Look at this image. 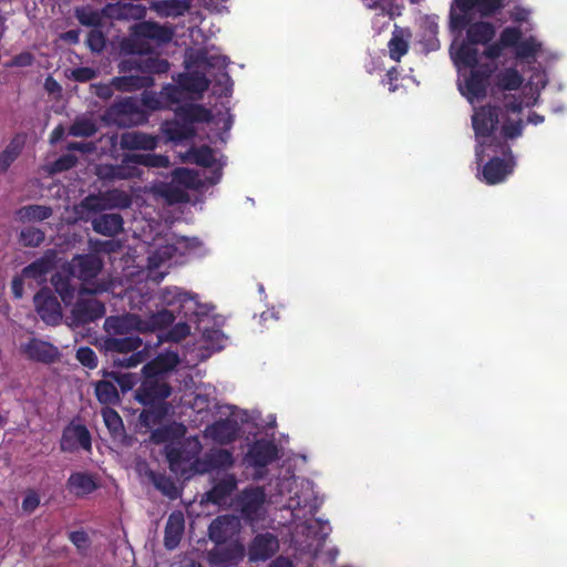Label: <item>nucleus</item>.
Masks as SVG:
<instances>
[{
  "label": "nucleus",
  "instance_id": "nucleus-1",
  "mask_svg": "<svg viewBox=\"0 0 567 567\" xmlns=\"http://www.w3.org/2000/svg\"><path fill=\"white\" fill-rule=\"evenodd\" d=\"M124 49L132 55L120 61V73L135 72L142 76L154 78L155 74H164L169 70L171 64L166 59L148 54L151 47L144 41L130 40L124 44Z\"/></svg>",
  "mask_w": 567,
  "mask_h": 567
},
{
  "label": "nucleus",
  "instance_id": "nucleus-2",
  "mask_svg": "<svg viewBox=\"0 0 567 567\" xmlns=\"http://www.w3.org/2000/svg\"><path fill=\"white\" fill-rule=\"evenodd\" d=\"M502 115L503 109L498 105L486 104L474 110L472 127L476 140L475 153L480 161L492 142H501L495 137V132L498 130Z\"/></svg>",
  "mask_w": 567,
  "mask_h": 567
},
{
  "label": "nucleus",
  "instance_id": "nucleus-3",
  "mask_svg": "<svg viewBox=\"0 0 567 567\" xmlns=\"http://www.w3.org/2000/svg\"><path fill=\"white\" fill-rule=\"evenodd\" d=\"M499 153L504 156L492 157L482 168V179L487 185H496L506 179L515 167V158L512 148L506 142H498Z\"/></svg>",
  "mask_w": 567,
  "mask_h": 567
},
{
  "label": "nucleus",
  "instance_id": "nucleus-4",
  "mask_svg": "<svg viewBox=\"0 0 567 567\" xmlns=\"http://www.w3.org/2000/svg\"><path fill=\"white\" fill-rule=\"evenodd\" d=\"M104 118L117 125H128L144 122L146 114L142 111L136 97L127 96L115 101L109 106Z\"/></svg>",
  "mask_w": 567,
  "mask_h": 567
},
{
  "label": "nucleus",
  "instance_id": "nucleus-5",
  "mask_svg": "<svg viewBox=\"0 0 567 567\" xmlns=\"http://www.w3.org/2000/svg\"><path fill=\"white\" fill-rule=\"evenodd\" d=\"M143 381L136 390V400L147 405H166L165 400L172 394V386L165 378L151 377L148 373H143Z\"/></svg>",
  "mask_w": 567,
  "mask_h": 567
},
{
  "label": "nucleus",
  "instance_id": "nucleus-6",
  "mask_svg": "<svg viewBox=\"0 0 567 567\" xmlns=\"http://www.w3.org/2000/svg\"><path fill=\"white\" fill-rule=\"evenodd\" d=\"M132 204L131 196L121 189H110L100 195H89L80 203V208L87 213H100L112 208H128Z\"/></svg>",
  "mask_w": 567,
  "mask_h": 567
},
{
  "label": "nucleus",
  "instance_id": "nucleus-7",
  "mask_svg": "<svg viewBox=\"0 0 567 567\" xmlns=\"http://www.w3.org/2000/svg\"><path fill=\"white\" fill-rule=\"evenodd\" d=\"M364 7L372 11L371 27L375 34L382 33L390 27L391 21L402 13L398 0H361Z\"/></svg>",
  "mask_w": 567,
  "mask_h": 567
},
{
  "label": "nucleus",
  "instance_id": "nucleus-8",
  "mask_svg": "<svg viewBox=\"0 0 567 567\" xmlns=\"http://www.w3.org/2000/svg\"><path fill=\"white\" fill-rule=\"evenodd\" d=\"M141 346L142 339L137 336L111 337L104 341L106 351L124 354L132 352L128 358L115 361L120 367L126 368L136 367L143 361L142 352L137 351Z\"/></svg>",
  "mask_w": 567,
  "mask_h": 567
},
{
  "label": "nucleus",
  "instance_id": "nucleus-9",
  "mask_svg": "<svg viewBox=\"0 0 567 567\" xmlns=\"http://www.w3.org/2000/svg\"><path fill=\"white\" fill-rule=\"evenodd\" d=\"M101 250H90L89 254L78 255L69 264V274L82 282H89L94 279L103 268V261L95 252ZM105 252H116L117 250H104Z\"/></svg>",
  "mask_w": 567,
  "mask_h": 567
},
{
  "label": "nucleus",
  "instance_id": "nucleus-10",
  "mask_svg": "<svg viewBox=\"0 0 567 567\" xmlns=\"http://www.w3.org/2000/svg\"><path fill=\"white\" fill-rule=\"evenodd\" d=\"M471 69L470 75L465 79L464 85L460 90L468 102L473 103L486 96L488 80L493 70L487 64Z\"/></svg>",
  "mask_w": 567,
  "mask_h": 567
},
{
  "label": "nucleus",
  "instance_id": "nucleus-11",
  "mask_svg": "<svg viewBox=\"0 0 567 567\" xmlns=\"http://www.w3.org/2000/svg\"><path fill=\"white\" fill-rule=\"evenodd\" d=\"M60 449L62 452L73 453L79 449L85 452L92 450V436L84 424H69L64 427L60 440Z\"/></svg>",
  "mask_w": 567,
  "mask_h": 567
},
{
  "label": "nucleus",
  "instance_id": "nucleus-12",
  "mask_svg": "<svg viewBox=\"0 0 567 567\" xmlns=\"http://www.w3.org/2000/svg\"><path fill=\"white\" fill-rule=\"evenodd\" d=\"M20 350L28 360L43 364H52L61 355L58 347L38 338H30L21 344Z\"/></svg>",
  "mask_w": 567,
  "mask_h": 567
},
{
  "label": "nucleus",
  "instance_id": "nucleus-13",
  "mask_svg": "<svg viewBox=\"0 0 567 567\" xmlns=\"http://www.w3.org/2000/svg\"><path fill=\"white\" fill-rule=\"evenodd\" d=\"M105 315V306L95 298H80L71 310V321L75 327L94 322Z\"/></svg>",
  "mask_w": 567,
  "mask_h": 567
},
{
  "label": "nucleus",
  "instance_id": "nucleus-14",
  "mask_svg": "<svg viewBox=\"0 0 567 567\" xmlns=\"http://www.w3.org/2000/svg\"><path fill=\"white\" fill-rule=\"evenodd\" d=\"M37 313L47 324H58L62 318L61 306L49 288H42L33 298Z\"/></svg>",
  "mask_w": 567,
  "mask_h": 567
},
{
  "label": "nucleus",
  "instance_id": "nucleus-15",
  "mask_svg": "<svg viewBox=\"0 0 567 567\" xmlns=\"http://www.w3.org/2000/svg\"><path fill=\"white\" fill-rule=\"evenodd\" d=\"M143 172L123 155L120 164H101L96 167V175L101 181L114 182L141 178Z\"/></svg>",
  "mask_w": 567,
  "mask_h": 567
},
{
  "label": "nucleus",
  "instance_id": "nucleus-16",
  "mask_svg": "<svg viewBox=\"0 0 567 567\" xmlns=\"http://www.w3.org/2000/svg\"><path fill=\"white\" fill-rule=\"evenodd\" d=\"M278 457L275 443L265 439L255 441L249 447L245 460L247 464L257 470L265 468Z\"/></svg>",
  "mask_w": 567,
  "mask_h": 567
},
{
  "label": "nucleus",
  "instance_id": "nucleus-17",
  "mask_svg": "<svg viewBox=\"0 0 567 567\" xmlns=\"http://www.w3.org/2000/svg\"><path fill=\"white\" fill-rule=\"evenodd\" d=\"M265 501L266 493L262 487L245 488L239 496V506L243 517L249 522L257 520Z\"/></svg>",
  "mask_w": 567,
  "mask_h": 567
},
{
  "label": "nucleus",
  "instance_id": "nucleus-18",
  "mask_svg": "<svg viewBox=\"0 0 567 567\" xmlns=\"http://www.w3.org/2000/svg\"><path fill=\"white\" fill-rule=\"evenodd\" d=\"M279 549L277 536L271 533L258 534L248 548V556L251 561L267 560Z\"/></svg>",
  "mask_w": 567,
  "mask_h": 567
},
{
  "label": "nucleus",
  "instance_id": "nucleus-19",
  "mask_svg": "<svg viewBox=\"0 0 567 567\" xmlns=\"http://www.w3.org/2000/svg\"><path fill=\"white\" fill-rule=\"evenodd\" d=\"M238 532V520L231 515L216 517L208 527V536L216 545L226 544Z\"/></svg>",
  "mask_w": 567,
  "mask_h": 567
},
{
  "label": "nucleus",
  "instance_id": "nucleus-20",
  "mask_svg": "<svg viewBox=\"0 0 567 567\" xmlns=\"http://www.w3.org/2000/svg\"><path fill=\"white\" fill-rule=\"evenodd\" d=\"M132 34L138 41L150 39L167 43L173 38V30L154 21H142L132 27Z\"/></svg>",
  "mask_w": 567,
  "mask_h": 567
},
{
  "label": "nucleus",
  "instance_id": "nucleus-21",
  "mask_svg": "<svg viewBox=\"0 0 567 567\" xmlns=\"http://www.w3.org/2000/svg\"><path fill=\"white\" fill-rule=\"evenodd\" d=\"M137 472L141 476H145L164 496L171 499L178 497V491L175 482L163 473L152 470L146 462L137 465Z\"/></svg>",
  "mask_w": 567,
  "mask_h": 567
},
{
  "label": "nucleus",
  "instance_id": "nucleus-22",
  "mask_svg": "<svg viewBox=\"0 0 567 567\" xmlns=\"http://www.w3.org/2000/svg\"><path fill=\"white\" fill-rule=\"evenodd\" d=\"M207 433L214 442L226 445L237 440L239 425L236 420L219 419L207 427Z\"/></svg>",
  "mask_w": 567,
  "mask_h": 567
},
{
  "label": "nucleus",
  "instance_id": "nucleus-23",
  "mask_svg": "<svg viewBox=\"0 0 567 567\" xmlns=\"http://www.w3.org/2000/svg\"><path fill=\"white\" fill-rule=\"evenodd\" d=\"M179 355L175 351L158 353L143 367L142 373H148L151 377L165 378V374L173 371L179 364Z\"/></svg>",
  "mask_w": 567,
  "mask_h": 567
},
{
  "label": "nucleus",
  "instance_id": "nucleus-24",
  "mask_svg": "<svg viewBox=\"0 0 567 567\" xmlns=\"http://www.w3.org/2000/svg\"><path fill=\"white\" fill-rule=\"evenodd\" d=\"M185 518L181 511H174L168 515L164 529V546L168 550L175 549L184 535Z\"/></svg>",
  "mask_w": 567,
  "mask_h": 567
},
{
  "label": "nucleus",
  "instance_id": "nucleus-25",
  "mask_svg": "<svg viewBox=\"0 0 567 567\" xmlns=\"http://www.w3.org/2000/svg\"><path fill=\"white\" fill-rule=\"evenodd\" d=\"M234 455L229 450L210 449L199 460L202 472H213L216 470H228L234 465Z\"/></svg>",
  "mask_w": 567,
  "mask_h": 567
},
{
  "label": "nucleus",
  "instance_id": "nucleus-26",
  "mask_svg": "<svg viewBox=\"0 0 567 567\" xmlns=\"http://www.w3.org/2000/svg\"><path fill=\"white\" fill-rule=\"evenodd\" d=\"M174 112L179 121L192 126L195 123H209L213 120L212 111L200 104L178 105Z\"/></svg>",
  "mask_w": 567,
  "mask_h": 567
},
{
  "label": "nucleus",
  "instance_id": "nucleus-27",
  "mask_svg": "<svg viewBox=\"0 0 567 567\" xmlns=\"http://www.w3.org/2000/svg\"><path fill=\"white\" fill-rule=\"evenodd\" d=\"M156 136L143 132H125L121 135L120 146L128 151H153L157 147Z\"/></svg>",
  "mask_w": 567,
  "mask_h": 567
},
{
  "label": "nucleus",
  "instance_id": "nucleus-28",
  "mask_svg": "<svg viewBox=\"0 0 567 567\" xmlns=\"http://www.w3.org/2000/svg\"><path fill=\"white\" fill-rule=\"evenodd\" d=\"M66 488L78 497L92 494L99 488V483L94 475L87 472H73L68 481Z\"/></svg>",
  "mask_w": 567,
  "mask_h": 567
},
{
  "label": "nucleus",
  "instance_id": "nucleus-29",
  "mask_svg": "<svg viewBox=\"0 0 567 567\" xmlns=\"http://www.w3.org/2000/svg\"><path fill=\"white\" fill-rule=\"evenodd\" d=\"M172 250H152L147 257V277L148 279L159 282L167 275L168 262L173 258Z\"/></svg>",
  "mask_w": 567,
  "mask_h": 567
},
{
  "label": "nucleus",
  "instance_id": "nucleus-30",
  "mask_svg": "<svg viewBox=\"0 0 567 567\" xmlns=\"http://www.w3.org/2000/svg\"><path fill=\"white\" fill-rule=\"evenodd\" d=\"M122 76H114L112 85L121 92H134L142 89H148L154 85V78L142 76L140 73H122Z\"/></svg>",
  "mask_w": 567,
  "mask_h": 567
},
{
  "label": "nucleus",
  "instance_id": "nucleus-31",
  "mask_svg": "<svg viewBox=\"0 0 567 567\" xmlns=\"http://www.w3.org/2000/svg\"><path fill=\"white\" fill-rule=\"evenodd\" d=\"M183 92L202 95L209 87L210 81L198 71L178 73L175 78Z\"/></svg>",
  "mask_w": 567,
  "mask_h": 567
},
{
  "label": "nucleus",
  "instance_id": "nucleus-32",
  "mask_svg": "<svg viewBox=\"0 0 567 567\" xmlns=\"http://www.w3.org/2000/svg\"><path fill=\"white\" fill-rule=\"evenodd\" d=\"M412 32L409 28H401L394 24L392 37L388 42L389 56L399 62L403 55H405L410 48V39Z\"/></svg>",
  "mask_w": 567,
  "mask_h": 567
},
{
  "label": "nucleus",
  "instance_id": "nucleus-33",
  "mask_svg": "<svg viewBox=\"0 0 567 567\" xmlns=\"http://www.w3.org/2000/svg\"><path fill=\"white\" fill-rule=\"evenodd\" d=\"M245 554L244 546L238 543L229 544L226 547H219L210 550V560L223 567L236 565L243 559Z\"/></svg>",
  "mask_w": 567,
  "mask_h": 567
},
{
  "label": "nucleus",
  "instance_id": "nucleus-34",
  "mask_svg": "<svg viewBox=\"0 0 567 567\" xmlns=\"http://www.w3.org/2000/svg\"><path fill=\"white\" fill-rule=\"evenodd\" d=\"M52 256H44L22 269V277L34 279L37 282L45 281L47 275L54 268V257L58 250H50Z\"/></svg>",
  "mask_w": 567,
  "mask_h": 567
},
{
  "label": "nucleus",
  "instance_id": "nucleus-35",
  "mask_svg": "<svg viewBox=\"0 0 567 567\" xmlns=\"http://www.w3.org/2000/svg\"><path fill=\"white\" fill-rule=\"evenodd\" d=\"M237 481L234 475H227L218 481L207 493V502L220 505L223 504L236 489Z\"/></svg>",
  "mask_w": 567,
  "mask_h": 567
},
{
  "label": "nucleus",
  "instance_id": "nucleus-36",
  "mask_svg": "<svg viewBox=\"0 0 567 567\" xmlns=\"http://www.w3.org/2000/svg\"><path fill=\"white\" fill-rule=\"evenodd\" d=\"M142 323L143 320L137 315L109 317L105 320L106 329L117 334H126L131 330H136L141 332Z\"/></svg>",
  "mask_w": 567,
  "mask_h": 567
},
{
  "label": "nucleus",
  "instance_id": "nucleus-37",
  "mask_svg": "<svg viewBox=\"0 0 567 567\" xmlns=\"http://www.w3.org/2000/svg\"><path fill=\"white\" fill-rule=\"evenodd\" d=\"M93 229L104 236H114L123 229V218L120 214H102L93 219Z\"/></svg>",
  "mask_w": 567,
  "mask_h": 567
},
{
  "label": "nucleus",
  "instance_id": "nucleus-38",
  "mask_svg": "<svg viewBox=\"0 0 567 567\" xmlns=\"http://www.w3.org/2000/svg\"><path fill=\"white\" fill-rule=\"evenodd\" d=\"M25 144V136L23 134L14 135L6 148L0 153V173H6L12 163L21 154Z\"/></svg>",
  "mask_w": 567,
  "mask_h": 567
},
{
  "label": "nucleus",
  "instance_id": "nucleus-39",
  "mask_svg": "<svg viewBox=\"0 0 567 567\" xmlns=\"http://www.w3.org/2000/svg\"><path fill=\"white\" fill-rule=\"evenodd\" d=\"M161 17L177 18L190 9V0H161L152 7Z\"/></svg>",
  "mask_w": 567,
  "mask_h": 567
},
{
  "label": "nucleus",
  "instance_id": "nucleus-40",
  "mask_svg": "<svg viewBox=\"0 0 567 567\" xmlns=\"http://www.w3.org/2000/svg\"><path fill=\"white\" fill-rule=\"evenodd\" d=\"M126 161H131L133 165H142L152 168H165L169 165V158L166 155L153 153H132L126 154Z\"/></svg>",
  "mask_w": 567,
  "mask_h": 567
},
{
  "label": "nucleus",
  "instance_id": "nucleus-41",
  "mask_svg": "<svg viewBox=\"0 0 567 567\" xmlns=\"http://www.w3.org/2000/svg\"><path fill=\"white\" fill-rule=\"evenodd\" d=\"M175 321L173 311L162 309L150 316L147 320H143L141 332L162 330L169 327Z\"/></svg>",
  "mask_w": 567,
  "mask_h": 567
},
{
  "label": "nucleus",
  "instance_id": "nucleus-42",
  "mask_svg": "<svg viewBox=\"0 0 567 567\" xmlns=\"http://www.w3.org/2000/svg\"><path fill=\"white\" fill-rule=\"evenodd\" d=\"M95 396L101 404L106 406L120 403V394L113 382L109 380H100L95 383Z\"/></svg>",
  "mask_w": 567,
  "mask_h": 567
},
{
  "label": "nucleus",
  "instance_id": "nucleus-43",
  "mask_svg": "<svg viewBox=\"0 0 567 567\" xmlns=\"http://www.w3.org/2000/svg\"><path fill=\"white\" fill-rule=\"evenodd\" d=\"M51 284L54 287L55 292L60 296L65 305H71L74 299L75 288L71 284V276L63 275L60 272L54 274L51 277Z\"/></svg>",
  "mask_w": 567,
  "mask_h": 567
},
{
  "label": "nucleus",
  "instance_id": "nucleus-44",
  "mask_svg": "<svg viewBox=\"0 0 567 567\" xmlns=\"http://www.w3.org/2000/svg\"><path fill=\"white\" fill-rule=\"evenodd\" d=\"M164 132L167 138L174 142H182L195 135L194 126L185 124L178 118L166 122Z\"/></svg>",
  "mask_w": 567,
  "mask_h": 567
},
{
  "label": "nucleus",
  "instance_id": "nucleus-45",
  "mask_svg": "<svg viewBox=\"0 0 567 567\" xmlns=\"http://www.w3.org/2000/svg\"><path fill=\"white\" fill-rule=\"evenodd\" d=\"M524 82L522 74L514 68L505 69L497 74V86L506 91L518 90Z\"/></svg>",
  "mask_w": 567,
  "mask_h": 567
},
{
  "label": "nucleus",
  "instance_id": "nucleus-46",
  "mask_svg": "<svg viewBox=\"0 0 567 567\" xmlns=\"http://www.w3.org/2000/svg\"><path fill=\"white\" fill-rule=\"evenodd\" d=\"M52 208L44 205H27L18 210L20 220L42 221L51 217Z\"/></svg>",
  "mask_w": 567,
  "mask_h": 567
},
{
  "label": "nucleus",
  "instance_id": "nucleus-47",
  "mask_svg": "<svg viewBox=\"0 0 567 567\" xmlns=\"http://www.w3.org/2000/svg\"><path fill=\"white\" fill-rule=\"evenodd\" d=\"M102 416L105 426L112 436H120L124 434L125 427L121 415L111 406L102 409Z\"/></svg>",
  "mask_w": 567,
  "mask_h": 567
},
{
  "label": "nucleus",
  "instance_id": "nucleus-48",
  "mask_svg": "<svg viewBox=\"0 0 567 567\" xmlns=\"http://www.w3.org/2000/svg\"><path fill=\"white\" fill-rule=\"evenodd\" d=\"M184 429L183 425H164L156 427L152 431L150 435V441L154 444H163L171 442L175 437L183 435Z\"/></svg>",
  "mask_w": 567,
  "mask_h": 567
},
{
  "label": "nucleus",
  "instance_id": "nucleus-49",
  "mask_svg": "<svg viewBox=\"0 0 567 567\" xmlns=\"http://www.w3.org/2000/svg\"><path fill=\"white\" fill-rule=\"evenodd\" d=\"M96 132L95 122L87 117H76L69 127V134L74 137H92Z\"/></svg>",
  "mask_w": 567,
  "mask_h": 567
},
{
  "label": "nucleus",
  "instance_id": "nucleus-50",
  "mask_svg": "<svg viewBox=\"0 0 567 567\" xmlns=\"http://www.w3.org/2000/svg\"><path fill=\"white\" fill-rule=\"evenodd\" d=\"M165 457L169 464L171 470H176L181 465L188 463L190 456L186 449L182 445H166L164 449Z\"/></svg>",
  "mask_w": 567,
  "mask_h": 567
},
{
  "label": "nucleus",
  "instance_id": "nucleus-51",
  "mask_svg": "<svg viewBox=\"0 0 567 567\" xmlns=\"http://www.w3.org/2000/svg\"><path fill=\"white\" fill-rule=\"evenodd\" d=\"M151 409L143 410L140 414V422L146 427H153L161 423L167 412L166 405H150Z\"/></svg>",
  "mask_w": 567,
  "mask_h": 567
},
{
  "label": "nucleus",
  "instance_id": "nucleus-52",
  "mask_svg": "<svg viewBox=\"0 0 567 567\" xmlns=\"http://www.w3.org/2000/svg\"><path fill=\"white\" fill-rule=\"evenodd\" d=\"M75 18L82 25L99 28L102 24V16L97 10L90 7H80L75 9Z\"/></svg>",
  "mask_w": 567,
  "mask_h": 567
},
{
  "label": "nucleus",
  "instance_id": "nucleus-53",
  "mask_svg": "<svg viewBox=\"0 0 567 567\" xmlns=\"http://www.w3.org/2000/svg\"><path fill=\"white\" fill-rule=\"evenodd\" d=\"M44 233L33 226L24 227L20 231V243L25 247L35 248L44 240Z\"/></svg>",
  "mask_w": 567,
  "mask_h": 567
},
{
  "label": "nucleus",
  "instance_id": "nucleus-54",
  "mask_svg": "<svg viewBox=\"0 0 567 567\" xmlns=\"http://www.w3.org/2000/svg\"><path fill=\"white\" fill-rule=\"evenodd\" d=\"M192 158L196 165L206 168L213 167L216 161L214 150L208 145L194 148L192 151Z\"/></svg>",
  "mask_w": 567,
  "mask_h": 567
},
{
  "label": "nucleus",
  "instance_id": "nucleus-55",
  "mask_svg": "<svg viewBox=\"0 0 567 567\" xmlns=\"http://www.w3.org/2000/svg\"><path fill=\"white\" fill-rule=\"evenodd\" d=\"M102 375L116 381L123 393L132 390L137 382L136 375L132 373H118L115 371L102 370Z\"/></svg>",
  "mask_w": 567,
  "mask_h": 567
},
{
  "label": "nucleus",
  "instance_id": "nucleus-56",
  "mask_svg": "<svg viewBox=\"0 0 567 567\" xmlns=\"http://www.w3.org/2000/svg\"><path fill=\"white\" fill-rule=\"evenodd\" d=\"M183 90L179 84H165L161 90L163 102L166 104V109H171L173 104H177L183 99Z\"/></svg>",
  "mask_w": 567,
  "mask_h": 567
},
{
  "label": "nucleus",
  "instance_id": "nucleus-57",
  "mask_svg": "<svg viewBox=\"0 0 567 567\" xmlns=\"http://www.w3.org/2000/svg\"><path fill=\"white\" fill-rule=\"evenodd\" d=\"M540 47L542 44L533 37L525 40L520 39L519 44L516 47V55L520 59L533 58L539 52Z\"/></svg>",
  "mask_w": 567,
  "mask_h": 567
},
{
  "label": "nucleus",
  "instance_id": "nucleus-58",
  "mask_svg": "<svg viewBox=\"0 0 567 567\" xmlns=\"http://www.w3.org/2000/svg\"><path fill=\"white\" fill-rule=\"evenodd\" d=\"M163 301L167 303L168 306L173 305H183L192 299V296L188 292L182 291L181 289L173 287V288H165L162 293Z\"/></svg>",
  "mask_w": 567,
  "mask_h": 567
},
{
  "label": "nucleus",
  "instance_id": "nucleus-59",
  "mask_svg": "<svg viewBox=\"0 0 567 567\" xmlns=\"http://www.w3.org/2000/svg\"><path fill=\"white\" fill-rule=\"evenodd\" d=\"M140 105L150 111L166 110V104L163 102L161 93L156 94L155 92L147 91L146 89L142 93Z\"/></svg>",
  "mask_w": 567,
  "mask_h": 567
},
{
  "label": "nucleus",
  "instance_id": "nucleus-60",
  "mask_svg": "<svg viewBox=\"0 0 567 567\" xmlns=\"http://www.w3.org/2000/svg\"><path fill=\"white\" fill-rule=\"evenodd\" d=\"M522 31L516 27H506L502 30L499 34V42L504 45V48H515L519 44L522 39Z\"/></svg>",
  "mask_w": 567,
  "mask_h": 567
},
{
  "label": "nucleus",
  "instance_id": "nucleus-61",
  "mask_svg": "<svg viewBox=\"0 0 567 567\" xmlns=\"http://www.w3.org/2000/svg\"><path fill=\"white\" fill-rule=\"evenodd\" d=\"M75 358L83 367L90 370L95 369L99 363L96 353L90 347H80L76 350Z\"/></svg>",
  "mask_w": 567,
  "mask_h": 567
},
{
  "label": "nucleus",
  "instance_id": "nucleus-62",
  "mask_svg": "<svg viewBox=\"0 0 567 567\" xmlns=\"http://www.w3.org/2000/svg\"><path fill=\"white\" fill-rule=\"evenodd\" d=\"M78 163V158L73 154H63L59 158H56L51 165H50V173L56 174L66 172L71 168H73Z\"/></svg>",
  "mask_w": 567,
  "mask_h": 567
},
{
  "label": "nucleus",
  "instance_id": "nucleus-63",
  "mask_svg": "<svg viewBox=\"0 0 567 567\" xmlns=\"http://www.w3.org/2000/svg\"><path fill=\"white\" fill-rule=\"evenodd\" d=\"M524 124L522 120L515 122L506 121L501 126V134L504 138L503 142L507 143V140H514L522 136Z\"/></svg>",
  "mask_w": 567,
  "mask_h": 567
},
{
  "label": "nucleus",
  "instance_id": "nucleus-64",
  "mask_svg": "<svg viewBox=\"0 0 567 567\" xmlns=\"http://www.w3.org/2000/svg\"><path fill=\"white\" fill-rule=\"evenodd\" d=\"M105 37L99 28L90 30L86 38V44L92 52H102L105 48Z\"/></svg>",
  "mask_w": 567,
  "mask_h": 567
}]
</instances>
